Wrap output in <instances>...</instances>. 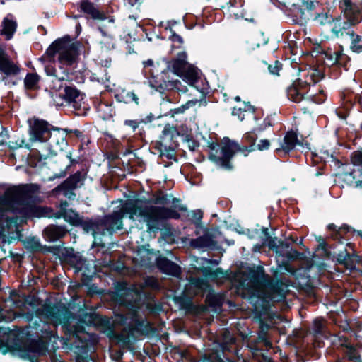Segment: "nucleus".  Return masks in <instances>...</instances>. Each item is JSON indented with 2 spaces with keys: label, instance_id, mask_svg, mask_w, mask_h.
<instances>
[{
  "label": "nucleus",
  "instance_id": "6ab92c4d",
  "mask_svg": "<svg viewBox=\"0 0 362 362\" xmlns=\"http://www.w3.org/2000/svg\"><path fill=\"white\" fill-rule=\"evenodd\" d=\"M190 244L195 248L208 247L212 245V240L209 235H206L196 239H192Z\"/></svg>",
  "mask_w": 362,
  "mask_h": 362
},
{
  "label": "nucleus",
  "instance_id": "8fccbe9b",
  "mask_svg": "<svg viewBox=\"0 0 362 362\" xmlns=\"http://www.w3.org/2000/svg\"><path fill=\"white\" fill-rule=\"evenodd\" d=\"M167 131V128L165 127L163 130V133H165Z\"/></svg>",
  "mask_w": 362,
  "mask_h": 362
},
{
  "label": "nucleus",
  "instance_id": "5fc2aeb1",
  "mask_svg": "<svg viewBox=\"0 0 362 362\" xmlns=\"http://www.w3.org/2000/svg\"><path fill=\"white\" fill-rule=\"evenodd\" d=\"M359 235L362 237V232H360Z\"/></svg>",
  "mask_w": 362,
  "mask_h": 362
},
{
  "label": "nucleus",
  "instance_id": "e433bc0d",
  "mask_svg": "<svg viewBox=\"0 0 362 362\" xmlns=\"http://www.w3.org/2000/svg\"><path fill=\"white\" fill-rule=\"evenodd\" d=\"M125 123L131 127H132L133 129H136L137 127L136 123L134 121L130 120V121H126Z\"/></svg>",
  "mask_w": 362,
  "mask_h": 362
},
{
  "label": "nucleus",
  "instance_id": "a211bd4d",
  "mask_svg": "<svg viewBox=\"0 0 362 362\" xmlns=\"http://www.w3.org/2000/svg\"><path fill=\"white\" fill-rule=\"evenodd\" d=\"M298 144V141L296 134L292 132H288L284 137L282 149L285 151H289L294 148Z\"/></svg>",
  "mask_w": 362,
  "mask_h": 362
},
{
  "label": "nucleus",
  "instance_id": "7ed1b4c3",
  "mask_svg": "<svg viewBox=\"0 0 362 362\" xmlns=\"http://www.w3.org/2000/svg\"><path fill=\"white\" fill-rule=\"evenodd\" d=\"M78 42L71 43L69 37L59 40L53 42L47 49V57H57L60 69H67L76 62L78 55Z\"/></svg>",
  "mask_w": 362,
  "mask_h": 362
},
{
  "label": "nucleus",
  "instance_id": "a19ab883",
  "mask_svg": "<svg viewBox=\"0 0 362 362\" xmlns=\"http://www.w3.org/2000/svg\"><path fill=\"white\" fill-rule=\"evenodd\" d=\"M328 228L330 230H336L337 226L334 224H329Z\"/></svg>",
  "mask_w": 362,
  "mask_h": 362
},
{
  "label": "nucleus",
  "instance_id": "f3484780",
  "mask_svg": "<svg viewBox=\"0 0 362 362\" xmlns=\"http://www.w3.org/2000/svg\"><path fill=\"white\" fill-rule=\"evenodd\" d=\"M180 76L183 78L184 81L188 84L194 85L198 79V72L192 65L189 64L185 70L183 74Z\"/></svg>",
  "mask_w": 362,
  "mask_h": 362
},
{
  "label": "nucleus",
  "instance_id": "f8f14e48",
  "mask_svg": "<svg viewBox=\"0 0 362 362\" xmlns=\"http://www.w3.org/2000/svg\"><path fill=\"white\" fill-rule=\"evenodd\" d=\"M254 113L255 107L251 105L245 103L243 104V107H233L232 112V115L237 117L240 121L250 117L255 118Z\"/></svg>",
  "mask_w": 362,
  "mask_h": 362
},
{
  "label": "nucleus",
  "instance_id": "cd10ccee",
  "mask_svg": "<svg viewBox=\"0 0 362 362\" xmlns=\"http://www.w3.org/2000/svg\"><path fill=\"white\" fill-rule=\"evenodd\" d=\"M326 55L329 57V59L334 64L339 63L341 64V60L342 59L344 54L341 51H334L333 52L327 53Z\"/></svg>",
  "mask_w": 362,
  "mask_h": 362
},
{
  "label": "nucleus",
  "instance_id": "4468645a",
  "mask_svg": "<svg viewBox=\"0 0 362 362\" xmlns=\"http://www.w3.org/2000/svg\"><path fill=\"white\" fill-rule=\"evenodd\" d=\"M158 265L163 272L172 276H178L180 273V268L176 264L166 259H160L158 262Z\"/></svg>",
  "mask_w": 362,
  "mask_h": 362
},
{
  "label": "nucleus",
  "instance_id": "72a5a7b5",
  "mask_svg": "<svg viewBox=\"0 0 362 362\" xmlns=\"http://www.w3.org/2000/svg\"><path fill=\"white\" fill-rule=\"evenodd\" d=\"M315 21L320 24H325L327 22H329V18L327 14H321L315 18Z\"/></svg>",
  "mask_w": 362,
  "mask_h": 362
},
{
  "label": "nucleus",
  "instance_id": "393cba45",
  "mask_svg": "<svg viewBox=\"0 0 362 362\" xmlns=\"http://www.w3.org/2000/svg\"><path fill=\"white\" fill-rule=\"evenodd\" d=\"M323 78V75L322 74L321 71L317 69H311L307 76V80L306 83H316L318 82L320 79Z\"/></svg>",
  "mask_w": 362,
  "mask_h": 362
},
{
  "label": "nucleus",
  "instance_id": "39448f33",
  "mask_svg": "<svg viewBox=\"0 0 362 362\" xmlns=\"http://www.w3.org/2000/svg\"><path fill=\"white\" fill-rule=\"evenodd\" d=\"M218 147V146L214 144L210 146L211 152L209 158L216 162L220 161L222 164L227 160L231 158L237 151L243 153L244 156H246L249 152L253 151L252 145L250 148L245 146L241 147L236 142L230 141L228 138H224L221 142V156L217 155Z\"/></svg>",
  "mask_w": 362,
  "mask_h": 362
},
{
  "label": "nucleus",
  "instance_id": "7c9ffc66",
  "mask_svg": "<svg viewBox=\"0 0 362 362\" xmlns=\"http://www.w3.org/2000/svg\"><path fill=\"white\" fill-rule=\"evenodd\" d=\"M269 72L274 75H278L279 71L281 69V64L278 61H275L274 64L272 65H269L268 67Z\"/></svg>",
  "mask_w": 362,
  "mask_h": 362
},
{
  "label": "nucleus",
  "instance_id": "864d4df0",
  "mask_svg": "<svg viewBox=\"0 0 362 362\" xmlns=\"http://www.w3.org/2000/svg\"><path fill=\"white\" fill-rule=\"evenodd\" d=\"M48 155H44V158H46V157Z\"/></svg>",
  "mask_w": 362,
  "mask_h": 362
},
{
  "label": "nucleus",
  "instance_id": "20e7f679",
  "mask_svg": "<svg viewBox=\"0 0 362 362\" xmlns=\"http://www.w3.org/2000/svg\"><path fill=\"white\" fill-rule=\"evenodd\" d=\"M344 18H337L332 23V32L339 37L344 34L350 35L351 25L358 23L362 19V13L350 0H343L341 3Z\"/></svg>",
  "mask_w": 362,
  "mask_h": 362
},
{
  "label": "nucleus",
  "instance_id": "dca6fc26",
  "mask_svg": "<svg viewBox=\"0 0 362 362\" xmlns=\"http://www.w3.org/2000/svg\"><path fill=\"white\" fill-rule=\"evenodd\" d=\"M81 10L90 15L93 19L103 20L105 18V15L99 11L94 6L88 1H83L81 4Z\"/></svg>",
  "mask_w": 362,
  "mask_h": 362
},
{
  "label": "nucleus",
  "instance_id": "c03bdc74",
  "mask_svg": "<svg viewBox=\"0 0 362 362\" xmlns=\"http://www.w3.org/2000/svg\"><path fill=\"white\" fill-rule=\"evenodd\" d=\"M235 100L236 101H240V97H239V96H237V97H235Z\"/></svg>",
  "mask_w": 362,
  "mask_h": 362
},
{
  "label": "nucleus",
  "instance_id": "ea45409f",
  "mask_svg": "<svg viewBox=\"0 0 362 362\" xmlns=\"http://www.w3.org/2000/svg\"><path fill=\"white\" fill-rule=\"evenodd\" d=\"M100 31L101 32L103 36V38H105L108 36V35L110 33H107L105 31H104L102 28H100Z\"/></svg>",
  "mask_w": 362,
  "mask_h": 362
},
{
  "label": "nucleus",
  "instance_id": "1a4fd4ad",
  "mask_svg": "<svg viewBox=\"0 0 362 362\" xmlns=\"http://www.w3.org/2000/svg\"><path fill=\"white\" fill-rule=\"evenodd\" d=\"M189 65L187 62V54L183 52L179 53L175 59L171 60L168 63V67L176 75L182 76Z\"/></svg>",
  "mask_w": 362,
  "mask_h": 362
},
{
  "label": "nucleus",
  "instance_id": "f704fd0d",
  "mask_svg": "<svg viewBox=\"0 0 362 362\" xmlns=\"http://www.w3.org/2000/svg\"><path fill=\"white\" fill-rule=\"evenodd\" d=\"M78 177H79L78 175H74L68 180L67 182L69 183L71 187H78L77 182L78 181Z\"/></svg>",
  "mask_w": 362,
  "mask_h": 362
},
{
  "label": "nucleus",
  "instance_id": "c85d7f7f",
  "mask_svg": "<svg viewBox=\"0 0 362 362\" xmlns=\"http://www.w3.org/2000/svg\"><path fill=\"white\" fill-rule=\"evenodd\" d=\"M259 282L260 284H264V282L261 281L258 277H252V279L250 281L247 285H243V287H245V289L247 291L248 293L251 295V296H255L252 293V289L255 287V282Z\"/></svg>",
  "mask_w": 362,
  "mask_h": 362
},
{
  "label": "nucleus",
  "instance_id": "2eb2a0df",
  "mask_svg": "<svg viewBox=\"0 0 362 362\" xmlns=\"http://www.w3.org/2000/svg\"><path fill=\"white\" fill-rule=\"evenodd\" d=\"M66 234L64 228L56 226H50L44 230V235L49 241H54L63 237Z\"/></svg>",
  "mask_w": 362,
  "mask_h": 362
},
{
  "label": "nucleus",
  "instance_id": "ddd939ff",
  "mask_svg": "<svg viewBox=\"0 0 362 362\" xmlns=\"http://www.w3.org/2000/svg\"><path fill=\"white\" fill-rule=\"evenodd\" d=\"M2 29L1 34L6 36V40L11 39L13 33L16 31L17 24L16 22L12 18L11 16H6L1 24Z\"/></svg>",
  "mask_w": 362,
  "mask_h": 362
},
{
  "label": "nucleus",
  "instance_id": "de8ad7c7",
  "mask_svg": "<svg viewBox=\"0 0 362 362\" xmlns=\"http://www.w3.org/2000/svg\"><path fill=\"white\" fill-rule=\"evenodd\" d=\"M91 230H93V234L94 235L95 233V232L94 231V228L91 226Z\"/></svg>",
  "mask_w": 362,
  "mask_h": 362
},
{
  "label": "nucleus",
  "instance_id": "473e14b6",
  "mask_svg": "<svg viewBox=\"0 0 362 362\" xmlns=\"http://www.w3.org/2000/svg\"><path fill=\"white\" fill-rule=\"evenodd\" d=\"M127 103L134 102L136 104L139 103V98L133 92H127L126 93Z\"/></svg>",
  "mask_w": 362,
  "mask_h": 362
},
{
  "label": "nucleus",
  "instance_id": "4be33fe9",
  "mask_svg": "<svg viewBox=\"0 0 362 362\" xmlns=\"http://www.w3.org/2000/svg\"><path fill=\"white\" fill-rule=\"evenodd\" d=\"M39 82V76L37 74H28L24 79V83L27 88L35 89Z\"/></svg>",
  "mask_w": 362,
  "mask_h": 362
},
{
  "label": "nucleus",
  "instance_id": "0eeeda50",
  "mask_svg": "<svg viewBox=\"0 0 362 362\" xmlns=\"http://www.w3.org/2000/svg\"><path fill=\"white\" fill-rule=\"evenodd\" d=\"M255 287L252 289L253 295L257 296L258 298L267 300V299L279 302L284 299L285 296L282 290H279L276 286L259 282H255Z\"/></svg>",
  "mask_w": 362,
  "mask_h": 362
},
{
  "label": "nucleus",
  "instance_id": "603ef678",
  "mask_svg": "<svg viewBox=\"0 0 362 362\" xmlns=\"http://www.w3.org/2000/svg\"><path fill=\"white\" fill-rule=\"evenodd\" d=\"M56 88H61V85H59L58 87H55Z\"/></svg>",
  "mask_w": 362,
  "mask_h": 362
},
{
  "label": "nucleus",
  "instance_id": "c9c22d12",
  "mask_svg": "<svg viewBox=\"0 0 362 362\" xmlns=\"http://www.w3.org/2000/svg\"><path fill=\"white\" fill-rule=\"evenodd\" d=\"M193 214H194V218L197 220H199L202 217V213L201 211H194Z\"/></svg>",
  "mask_w": 362,
  "mask_h": 362
},
{
  "label": "nucleus",
  "instance_id": "49530a36",
  "mask_svg": "<svg viewBox=\"0 0 362 362\" xmlns=\"http://www.w3.org/2000/svg\"><path fill=\"white\" fill-rule=\"evenodd\" d=\"M341 230H342V229H341V228H339V230H338L337 233L340 234V233H341Z\"/></svg>",
  "mask_w": 362,
  "mask_h": 362
},
{
  "label": "nucleus",
  "instance_id": "37998d69",
  "mask_svg": "<svg viewBox=\"0 0 362 362\" xmlns=\"http://www.w3.org/2000/svg\"><path fill=\"white\" fill-rule=\"evenodd\" d=\"M62 206H64V207L65 206H68V203L66 202H64L63 204H62Z\"/></svg>",
  "mask_w": 362,
  "mask_h": 362
},
{
  "label": "nucleus",
  "instance_id": "58836bf2",
  "mask_svg": "<svg viewBox=\"0 0 362 362\" xmlns=\"http://www.w3.org/2000/svg\"><path fill=\"white\" fill-rule=\"evenodd\" d=\"M351 354L349 356V358L350 359H354V358H356V354L355 352V351L354 350H351Z\"/></svg>",
  "mask_w": 362,
  "mask_h": 362
},
{
  "label": "nucleus",
  "instance_id": "b1692460",
  "mask_svg": "<svg viewBox=\"0 0 362 362\" xmlns=\"http://www.w3.org/2000/svg\"><path fill=\"white\" fill-rule=\"evenodd\" d=\"M351 160L354 165L362 166V152H355L351 157ZM361 180L355 181L356 187H362V172L361 173Z\"/></svg>",
  "mask_w": 362,
  "mask_h": 362
},
{
  "label": "nucleus",
  "instance_id": "aec40b11",
  "mask_svg": "<svg viewBox=\"0 0 362 362\" xmlns=\"http://www.w3.org/2000/svg\"><path fill=\"white\" fill-rule=\"evenodd\" d=\"M64 92L65 99L69 103H74V107H76L75 103L81 98L78 90L74 87H66Z\"/></svg>",
  "mask_w": 362,
  "mask_h": 362
},
{
  "label": "nucleus",
  "instance_id": "6e6552de",
  "mask_svg": "<svg viewBox=\"0 0 362 362\" xmlns=\"http://www.w3.org/2000/svg\"><path fill=\"white\" fill-rule=\"evenodd\" d=\"M19 71V66L10 59L4 49L0 46V72L6 76H15Z\"/></svg>",
  "mask_w": 362,
  "mask_h": 362
},
{
  "label": "nucleus",
  "instance_id": "9d476101",
  "mask_svg": "<svg viewBox=\"0 0 362 362\" xmlns=\"http://www.w3.org/2000/svg\"><path fill=\"white\" fill-rule=\"evenodd\" d=\"M0 352H11L13 356L26 358L30 356V348L25 344L16 343L12 346H0Z\"/></svg>",
  "mask_w": 362,
  "mask_h": 362
},
{
  "label": "nucleus",
  "instance_id": "a18cd8bd",
  "mask_svg": "<svg viewBox=\"0 0 362 362\" xmlns=\"http://www.w3.org/2000/svg\"><path fill=\"white\" fill-rule=\"evenodd\" d=\"M61 140H62V144L64 143V139L63 136H61Z\"/></svg>",
  "mask_w": 362,
  "mask_h": 362
},
{
  "label": "nucleus",
  "instance_id": "09e8293b",
  "mask_svg": "<svg viewBox=\"0 0 362 362\" xmlns=\"http://www.w3.org/2000/svg\"><path fill=\"white\" fill-rule=\"evenodd\" d=\"M77 29H78V30H80V29H81V26H80V25H77Z\"/></svg>",
  "mask_w": 362,
  "mask_h": 362
},
{
  "label": "nucleus",
  "instance_id": "f257e3e1",
  "mask_svg": "<svg viewBox=\"0 0 362 362\" xmlns=\"http://www.w3.org/2000/svg\"><path fill=\"white\" fill-rule=\"evenodd\" d=\"M124 213L129 214L131 219H137L139 221L146 223L148 230L153 229L163 219L178 217V214L173 209L156 206L148 207L144 206L140 200H131L124 204L122 209L114 211L104 218L103 224L107 230L112 232L121 229L122 219Z\"/></svg>",
  "mask_w": 362,
  "mask_h": 362
},
{
  "label": "nucleus",
  "instance_id": "3c124183",
  "mask_svg": "<svg viewBox=\"0 0 362 362\" xmlns=\"http://www.w3.org/2000/svg\"><path fill=\"white\" fill-rule=\"evenodd\" d=\"M276 151H277V152H280V151H281V149H280V148H277V149H276Z\"/></svg>",
  "mask_w": 362,
  "mask_h": 362
},
{
  "label": "nucleus",
  "instance_id": "c756f323",
  "mask_svg": "<svg viewBox=\"0 0 362 362\" xmlns=\"http://www.w3.org/2000/svg\"><path fill=\"white\" fill-rule=\"evenodd\" d=\"M113 41H114L113 35L112 34H109L107 37L103 38L101 40L100 43L103 44L106 48L110 49V48L114 47Z\"/></svg>",
  "mask_w": 362,
  "mask_h": 362
},
{
  "label": "nucleus",
  "instance_id": "423d86ee",
  "mask_svg": "<svg viewBox=\"0 0 362 362\" xmlns=\"http://www.w3.org/2000/svg\"><path fill=\"white\" fill-rule=\"evenodd\" d=\"M28 132L30 140L33 142H45L49 139L57 137L59 135V132L51 133V127L49 123L43 119L33 117L28 121Z\"/></svg>",
  "mask_w": 362,
  "mask_h": 362
},
{
  "label": "nucleus",
  "instance_id": "412c9836",
  "mask_svg": "<svg viewBox=\"0 0 362 362\" xmlns=\"http://www.w3.org/2000/svg\"><path fill=\"white\" fill-rule=\"evenodd\" d=\"M305 91L301 88H298L296 86H293L289 88L288 90V98L295 103L300 102L303 98Z\"/></svg>",
  "mask_w": 362,
  "mask_h": 362
},
{
  "label": "nucleus",
  "instance_id": "79ce46f5",
  "mask_svg": "<svg viewBox=\"0 0 362 362\" xmlns=\"http://www.w3.org/2000/svg\"><path fill=\"white\" fill-rule=\"evenodd\" d=\"M4 319V315L0 311V321H1Z\"/></svg>",
  "mask_w": 362,
  "mask_h": 362
},
{
  "label": "nucleus",
  "instance_id": "9b49d317",
  "mask_svg": "<svg viewBox=\"0 0 362 362\" xmlns=\"http://www.w3.org/2000/svg\"><path fill=\"white\" fill-rule=\"evenodd\" d=\"M52 58L45 65V71L47 76H53L59 82L63 81L68 78V70L60 69L57 71L54 66L53 62H51Z\"/></svg>",
  "mask_w": 362,
  "mask_h": 362
},
{
  "label": "nucleus",
  "instance_id": "bb28decb",
  "mask_svg": "<svg viewBox=\"0 0 362 362\" xmlns=\"http://www.w3.org/2000/svg\"><path fill=\"white\" fill-rule=\"evenodd\" d=\"M197 102H198V100H189L188 102H187L185 105H182L181 107L172 110L173 115H174V114L183 113L187 109L195 105Z\"/></svg>",
  "mask_w": 362,
  "mask_h": 362
},
{
  "label": "nucleus",
  "instance_id": "5701e85b",
  "mask_svg": "<svg viewBox=\"0 0 362 362\" xmlns=\"http://www.w3.org/2000/svg\"><path fill=\"white\" fill-rule=\"evenodd\" d=\"M98 112L100 113L101 117L105 119H109L115 114L113 108L107 104L103 103L99 105Z\"/></svg>",
  "mask_w": 362,
  "mask_h": 362
},
{
  "label": "nucleus",
  "instance_id": "4c0bfd02",
  "mask_svg": "<svg viewBox=\"0 0 362 362\" xmlns=\"http://www.w3.org/2000/svg\"><path fill=\"white\" fill-rule=\"evenodd\" d=\"M153 64V62L151 59H148V60L144 62V65L145 67L152 66Z\"/></svg>",
  "mask_w": 362,
  "mask_h": 362
},
{
  "label": "nucleus",
  "instance_id": "2f4dec72",
  "mask_svg": "<svg viewBox=\"0 0 362 362\" xmlns=\"http://www.w3.org/2000/svg\"><path fill=\"white\" fill-rule=\"evenodd\" d=\"M270 146V143L269 140L267 139H262L259 141V144H257V148L259 151H263L268 149Z\"/></svg>",
  "mask_w": 362,
  "mask_h": 362
},
{
  "label": "nucleus",
  "instance_id": "a878e982",
  "mask_svg": "<svg viewBox=\"0 0 362 362\" xmlns=\"http://www.w3.org/2000/svg\"><path fill=\"white\" fill-rule=\"evenodd\" d=\"M350 37L351 40V49L357 53L361 52L362 51V45L360 44V37L358 35H355L354 33H350Z\"/></svg>",
  "mask_w": 362,
  "mask_h": 362
},
{
  "label": "nucleus",
  "instance_id": "f03ea898",
  "mask_svg": "<svg viewBox=\"0 0 362 362\" xmlns=\"http://www.w3.org/2000/svg\"><path fill=\"white\" fill-rule=\"evenodd\" d=\"M38 189L37 185H26L18 187L13 192V209L23 217H50L49 209L41 207L33 202V194Z\"/></svg>",
  "mask_w": 362,
  "mask_h": 362
}]
</instances>
